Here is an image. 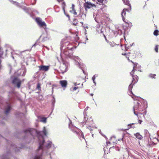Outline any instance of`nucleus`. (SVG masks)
Here are the masks:
<instances>
[{
	"instance_id": "1",
	"label": "nucleus",
	"mask_w": 159,
	"mask_h": 159,
	"mask_svg": "<svg viewBox=\"0 0 159 159\" xmlns=\"http://www.w3.org/2000/svg\"><path fill=\"white\" fill-rule=\"evenodd\" d=\"M25 134V139H30V140L34 139V135L38 137L39 146L36 151V155L34 159H42L41 157L45 156L49 154L50 158L52 159L50 151H52L51 147L52 143L50 141L45 142L43 138V136L46 135L47 132L45 127H43V131H39L31 128H29L24 130Z\"/></svg>"
},
{
	"instance_id": "2",
	"label": "nucleus",
	"mask_w": 159,
	"mask_h": 159,
	"mask_svg": "<svg viewBox=\"0 0 159 159\" xmlns=\"http://www.w3.org/2000/svg\"><path fill=\"white\" fill-rule=\"evenodd\" d=\"M63 46L60 47L61 53L63 54L67 57L70 58H73L72 49L73 47L72 45L69 42H66Z\"/></svg>"
},
{
	"instance_id": "3",
	"label": "nucleus",
	"mask_w": 159,
	"mask_h": 159,
	"mask_svg": "<svg viewBox=\"0 0 159 159\" xmlns=\"http://www.w3.org/2000/svg\"><path fill=\"white\" fill-rule=\"evenodd\" d=\"M137 65L138 64H136V65H135L134 66L132 72L130 73V75L132 76L133 78V80L132 83L129 85L128 87L129 94V95H130L131 94H133V96H131V97L133 99H134V100L136 99V97L133 94V93L132 91V89L133 85L135 83H136L138 82V77L136 75L135 76L133 75V74L134 73V72L136 70L134 69L135 68H137Z\"/></svg>"
},
{
	"instance_id": "4",
	"label": "nucleus",
	"mask_w": 159,
	"mask_h": 159,
	"mask_svg": "<svg viewBox=\"0 0 159 159\" xmlns=\"http://www.w3.org/2000/svg\"><path fill=\"white\" fill-rule=\"evenodd\" d=\"M15 95L14 91L9 93V100L6 102V105L4 110V114L6 115H7L9 113L11 109V103L12 102V98H15Z\"/></svg>"
},
{
	"instance_id": "5",
	"label": "nucleus",
	"mask_w": 159,
	"mask_h": 159,
	"mask_svg": "<svg viewBox=\"0 0 159 159\" xmlns=\"http://www.w3.org/2000/svg\"><path fill=\"white\" fill-rule=\"evenodd\" d=\"M20 148L16 147L14 144H11L10 149L7 151L6 154H4L2 156L0 157V159H9V156L10 155L9 151L14 150L16 152H17L20 150Z\"/></svg>"
},
{
	"instance_id": "6",
	"label": "nucleus",
	"mask_w": 159,
	"mask_h": 159,
	"mask_svg": "<svg viewBox=\"0 0 159 159\" xmlns=\"http://www.w3.org/2000/svg\"><path fill=\"white\" fill-rule=\"evenodd\" d=\"M134 105L133 107L134 113V115L137 116L138 112L136 111H142L143 110V106L142 105L141 102L137 99L134 100Z\"/></svg>"
},
{
	"instance_id": "7",
	"label": "nucleus",
	"mask_w": 159,
	"mask_h": 159,
	"mask_svg": "<svg viewBox=\"0 0 159 159\" xmlns=\"http://www.w3.org/2000/svg\"><path fill=\"white\" fill-rule=\"evenodd\" d=\"M11 2L12 4H14L16 7L21 8L25 12L29 15L30 16H31V14L30 13V12H32V13H33V12L34 11L33 9L27 7L25 6H22L19 3L16 1H11Z\"/></svg>"
},
{
	"instance_id": "8",
	"label": "nucleus",
	"mask_w": 159,
	"mask_h": 159,
	"mask_svg": "<svg viewBox=\"0 0 159 159\" xmlns=\"http://www.w3.org/2000/svg\"><path fill=\"white\" fill-rule=\"evenodd\" d=\"M69 120L70 123L69 125V127L71 129V130L75 133L77 135H79V133L80 131V129H78L76 127L73 126L72 124V122L70 120L69 118Z\"/></svg>"
},
{
	"instance_id": "9",
	"label": "nucleus",
	"mask_w": 159,
	"mask_h": 159,
	"mask_svg": "<svg viewBox=\"0 0 159 159\" xmlns=\"http://www.w3.org/2000/svg\"><path fill=\"white\" fill-rule=\"evenodd\" d=\"M35 20L38 24L40 26L43 27L44 29L46 28V25L45 22L42 21V19L39 17H37Z\"/></svg>"
},
{
	"instance_id": "10",
	"label": "nucleus",
	"mask_w": 159,
	"mask_h": 159,
	"mask_svg": "<svg viewBox=\"0 0 159 159\" xmlns=\"http://www.w3.org/2000/svg\"><path fill=\"white\" fill-rule=\"evenodd\" d=\"M21 81L17 77L14 78L12 80V84L15 86L19 88L20 87Z\"/></svg>"
},
{
	"instance_id": "11",
	"label": "nucleus",
	"mask_w": 159,
	"mask_h": 159,
	"mask_svg": "<svg viewBox=\"0 0 159 159\" xmlns=\"http://www.w3.org/2000/svg\"><path fill=\"white\" fill-rule=\"evenodd\" d=\"M84 6L86 11H87V9L93 7H95V4L91 3L90 2H87L84 4Z\"/></svg>"
},
{
	"instance_id": "12",
	"label": "nucleus",
	"mask_w": 159,
	"mask_h": 159,
	"mask_svg": "<svg viewBox=\"0 0 159 159\" xmlns=\"http://www.w3.org/2000/svg\"><path fill=\"white\" fill-rule=\"evenodd\" d=\"M39 39H42V41L43 42L48 40L49 38L47 33L42 34L40 37Z\"/></svg>"
},
{
	"instance_id": "13",
	"label": "nucleus",
	"mask_w": 159,
	"mask_h": 159,
	"mask_svg": "<svg viewBox=\"0 0 159 159\" xmlns=\"http://www.w3.org/2000/svg\"><path fill=\"white\" fill-rule=\"evenodd\" d=\"M39 70H42L46 71L48 70L49 66L41 65L39 66Z\"/></svg>"
},
{
	"instance_id": "14",
	"label": "nucleus",
	"mask_w": 159,
	"mask_h": 159,
	"mask_svg": "<svg viewBox=\"0 0 159 159\" xmlns=\"http://www.w3.org/2000/svg\"><path fill=\"white\" fill-rule=\"evenodd\" d=\"M59 82L62 87H66V86L67 81L66 80H61Z\"/></svg>"
},
{
	"instance_id": "15",
	"label": "nucleus",
	"mask_w": 159,
	"mask_h": 159,
	"mask_svg": "<svg viewBox=\"0 0 159 159\" xmlns=\"http://www.w3.org/2000/svg\"><path fill=\"white\" fill-rule=\"evenodd\" d=\"M128 10L127 9H124L121 13V16L122 17V19L125 22V19L124 17L125 16L126 14V11H128Z\"/></svg>"
},
{
	"instance_id": "16",
	"label": "nucleus",
	"mask_w": 159,
	"mask_h": 159,
	"mask_svg": "<svg viewBox=\"0 0 159 159\" xmlns=\"http://www.w3.org/2000/svg\"><path fill=\"white\" fill-rule=\"evenodd\" d=\"M92 122L93 121L92 120H88V119L87 120H86L85 124L88 125V126H87L88 127L91 125L92 124Z\"/></svg>"
},
{
	"instance_id": "17",
	"label": "nucleus",
	"mask_w": 159,
	"mask_h": 159,
	"mask_svg": "<svg viewBox=\"0 0 159 159\" xmlns=\"http://www.w3.org/2000/svg\"><path fill=\"white\" fill-rule=\"evenodd\" d=\"M135 136L138 139H141L143 138V137L139 133H137L134 134Z\"/></svg>"
},
{
	"instance_id": "18",
	"label": "nucleus",
	"mask_w": 159,
	"mask_h": 159,
	"mask_svg": "<svg viewBox=\"0 0 159 159\" xmlns=\"http://www.w3.org/2000/svg\"><path fill=\"white\" fill-rule=\"evenodd\" d=\"M126 5L128 6H129L130 7V8L131 9V7L130 6V4L129 3V2L128 0H125L123 2Z\"/></svg>"
},
{
	"instance_id": "19",
	"label": "nucleus",
	"mask_w": 159,
	"mask_h": 159,
	"mask_svg": "<svg viewBox=\"0 0 159 159\" xmlns=\"http://www.w3.org/2000/svg\"><path fill=\"white\" fill-rule=\"evenodd\" d=\"M156 75L155 74H149L148 75V77L149 78H151L152 79H155V76H156Z\"/></svg>"
},
{
	"instance_id": "20",
	"label": "nucleus",
	"mask_w": 159,
	"mask_h": 159,
	"mask_svg": "<svg viewBox=\"0 0 159 159\" xmlns=\"http://www.w3.org/2000/svg\"><path fill=\"white\" fill-rule=\"evenodd\" d=\"M53 99L52 100V105L53 107L54 106V104L55 103V100L54 96H53Z\"/></svg>"
},
{
	"instance_id": "21",
	"label": "nucleus",
	"mask_w": 159,
	"mask_h": 159,
	"mask_svg": "<svg viewBox=\"0 0 159 159\" xmlns=\"http://www.w3.org/2000/svg\"><path fill=\"white\" fill-rule=\"evenodd\" d=\"M96 2L100 5L103 4V0H95Z\"/></svg>"
},
{
	"instance_id": "22",
	"label": "nucleus",
	"mask_w": 159,
	"mask_h": 159,
	"mask_svg": "<svg viewBox=\"0 0 159 159\" xmlns=\"http://www.w3.org/2000/svg\"><path fill=\"white\" fill-rule=\"evenodd\" d=\"M41 121L44 123H46L47 121V118L46 117L42 118L41 119Z\"/></svg>"
},
{
	"instance_id": "23",
	"label": "nucleus",
	"mask_w": 159,
	"mask_h": 159,
	"mask_svg": "<svg viewBox=\"0 0 159 159\" xmlns=\"http://www.w3.org/2000/svg\"><path fill=\"white\" fill-rule=\"evenodd\" d=\"M62 8L63 9V11L64 12V14H65L66 12H65V7L66 6V4H65V2H62Z\"/></svg>"
},
{
	"instance_id": "24",
	"label": "nucleus",
	"mask_w": 159,
	"mask_h": 159,
	"mask_svg": "<svg viewBox=\"0 0 159 159\" xmlns=\"http://www.w3.org/2000/svg\"><path fill=\"white\" fill-rule=\"evenodd\" d=\"M109 43L110 45V46L112 47H114L116 45V44L113 42H109Z\"/></svg>"
},
{
	"instance_id": "25",
	"label": "nucleus",
	"mask_w": 159,
	"mask_h": 159,
	"mask_svg": "<svg viewBox=\"0 0 159 159\" xmlns=\"http://www.w3.org/2000/svg\"><path fill=\"white\" fill-rule=\"evenodd\" d=\"M71 59H74L75 61H76L77 60H79V59H80V58L77 56H74L73 55V58H71Z\"/></svg>"
},
{
	"instance_id": "26",
	"label": "nucleus",
	"mask_w": 159,
	"mask_h": 159,
	"mask_svg": "<svg viewBox=\"0 0 159 159\" xmlns=\"http://www.w3.org/2000/svg\"><path fill=\"white\" fill-rule=\"evenodd\" d=\"M159 31L158 30H155L154 33L153 34L155 36H157L158 35Z\"/></svg>"
},
{
	"instance_id": "27",
	"label": "nucleus",
	"mask_w": 159,
	"mask_h": 159,
	"mask_svg": "<svg viewBox=\"0 0 159 159\" xmlns=\"http://www.w3.org/2000/svg\"><path fill=\"white\" fill-rule=\"evenodd\" d=\"M77 20L76 19H74L73 20L74 22L73 23V25H76L78 23L77 22Z\"/></svg>"
},
{
	"instance_id": "28",
	"label": "nucleus",
	"mask_w": 159,
	"mask_h": 159,
	"mask_svg": "<svg viewBox=\"0 0 159 159\" xmlns=\"http://www.w3.org/2000/svg\"><path fill=\"white\" fill-rule=\"evenodd\" d=\"M134 124V123L130 124H129L128 125V126L129 127V128H134L135 127L134 126L132 127V125H133Z\"/></svg>"
},
{
	"instance_id": "29",
	"label": "nucleus",
	"mask_w": 159,
	"mask_h": 159,
	"mask_svg": "<svg viewBox=\"0 0 159 159\" xmlns=\"http://www.w3.org/2000/svg\"><path fill=\"white\" fill-rule=\"evenodd\" d=\"M144 134L145 136H148L149 133L147 129H145L144 130Z\"/></svg>"
},
{
	"instance_id": "30",
	"label": "nucleus",
	"mask_w": 159,
	"mask_h": 159,
	"mask_svg": "<svg viewBox=\"0 0 159 159\" xmlns=\"http://www.w3.org/2000/svg\"><path fill=\"white\" fill-rule=\"evenodd\" d=\"M75 64L77 65V66H78V67H79L80 68H81L82 69V68H81L80 67V65L79 63L77 61H75Z\"/></svg>"
},
{
	"instance_id": "31",
	"label": "nucleus",
	"mask_w": 159,
	"mask_h": 159,
	"mask_svg": "<svg viewBox=\"0 0 159 159\" xmlns=\"http://www.w3.org/2000/svg\"><path fill=\"white\" fill-rule=\"evenodd\" d=\"M71 8L72 9V10L70 11V12H71V13H73V11H74V10H75V5H74V4H72Z\"/></svg>"
},
{
	"instance_id": "32",
	"label": "nucleus",
	"mask_w": 159,
	"mask_h": 159,
	"mask_svg": "<svg viewBox=\"0 0 159 159\" xmlns=\"http://www.w3.org/2000/svg\"><path fill=\"white\" fill-rule=\"evenodd\" d=\"M37 89L39 90H40V85L39 83L37 84Z\"/></svg>"
},
{
	"instance_id": "33",
	"label": "nucleus",
	"mask_w": 159,
	"mask_h": 159,
	"mask_svg": "<svg viewBox=\"0 0 159 159\" xmlns=\"http://www.w3.org/2000/svg\"><path fill=\"white\" fill-rule=\"evenodd\" d=\"M98 75L97 74L95 75H94L92 78V80H95V78L96 77H97L98 76Z\"/></svg>"
},
{
	"instance_id": "34",
	"label": "nucleus",
	"mask_w": 159,
	"mask_h": 159,
	"mask_svg": "<svg viewBox=\"0 0 159 159\" xmlns=\"http://www.w3.org/2000/svg\"><path fill=\"white\" fill-rule=\"evenodd\" d=\"M158 45H157L156 46L155 48V50L157 52H158Z\"/></svg>"
},
{
	"instance_id": "35",
	"label": "nucleus",
	"mask_w": 159,
	"mask_h": 159,
	"mask_svg": "<svg viewBox=\"0 0 159 159\" xmlns=\"http://www.w3.org/2000/svg\"><path fill=\"white\" fill-rule=\"evenodd\" d=\"M89 128H88L87 126V128H88L89 130H90V131H92L93 130V129L92 128H93V127H92V126L90 125L89 126H88Z\"/></svg>"
},
{
	"instance_id": "36",
	"label": "nucleus",
	"mask_w": 159,
	"mask_h": 159,
	"mask_svg": "<svg viewBox=\"0 0 159 159\" xmlns=\"http://www.w3.org/2000/svg\"><path fill=\"white\" fill-rule=\"evenodd\" d=\"M3 54V51L2 48H0V56H2Z\"/></svg>"
},
{
	"instance_id": "37",
	"label": "nucleus",
	"mask_w": 159,
	"mask_h": 159,
	"mask_svg": "<svg viewBox=\"0 0 159 159\" xmlns=\"http://www.w3.org/2000/svg\"><path fill=\"white\" fill-rule=\"evenodd\" d=\"M125 56L128 59V60L129 61V56L128 55V54H125Z\"/></svg>"
},
{
	"instance_id": "38",
	"label": "nucleus",
	"mask_w": 159,
	"mask_h": 159,
	"mask_svg": "<svg viewBox=\"0 0 159 159\" xmlns=\"http://www.w3.org/2000/svg\"><path fill=\"white\" fill-rule=\"evenodd\" d=\"M78 87H75L73 88V91H75L76 90L78 89Z\"/></svg>"
},
{
	"instance_id": "39",
	"label": "nucleus",
	"mask_w": 159,
	"mask_h": 159,
	"mask_svg": "<svg viewBox=\"0 0 159 159\" xmlns=\"http://www.w3.org/2000/svg\"><path fill=\"white\" fill-rule=\"evenodd\" d=\"M98 131H99V133L101 134L104 137L105 136V135H104L103 134H102V132H101V130L100 129H99L98 130Z\"/></svg>"
},
{
	"instance_id": "40",
	"label": "nucleus",
	"mask_w": 159,
	"mask_h": 159,
	"mask_svg": "<svg viewBox=\"0 0 159 159\" xmlns=\"http://www.w3.org/2000/svg\"><path fill=\"white\" fill-rule=\"evenodd\" d=\"M81 137L82 138L84 139H84V136L83 134V133H82L81 134Z\"/></svg>"
},
{
	"instance_id": "41",
	"label": "nucleus",
	"mask_w": 159,
	"mask_h": 159,
	"mask_svg": "<svg viewBox=\"0 0 159 159\" xmlns=\"http://www.w3.org/2000/svg\"><path fill=\"white\" fill-rule=\"evenodd\" d=\"M67 17H68V18H69V19L70 20V16L69 15H68V14H66V13L65 14Z\"/></svg>"
},
{
	"instance_id": "42",
	"label": "nucleus",
	"mask_w": 159,
	"mask_h": 159,
	"mask_svg": "<svg viewBox=\"0 0 159 159\" xmlns=\"http://www.w3.org/2000/svg\"><path fill=\"white\" fill-rule=\"evenodd\" d=\"M104 31V30L102 28L101 29V33H103V32Z\"/></svg>"
},
{
	"instance_id": "43",
	"label": "nucleus",
	"mask_w": 159,
	"mask_h": 159,
	"mask_svg": "<svg viewBox=\"0 0 159 159\" xmlns=\"http://www.w3.org/2000/svg\"><path fill=\"white\" fill-rule=\"evenodd\" d=\"M74 12V14L76 15L77 14V12H76V11H75V10H74V11H73V12Z\"/></svg>"
},
{
	"instance_id": "44",
	"label": "nucleus",
	"mask_w": 159,
	"mask_h": 159,
	"mask_svg": "<svg viewBox=\"0 0 159 159\" xmlns=\"http://www.w3.org/2000/svg\"><path fill=\"white\" fill-rule=\"evenodd\" d=\"M107 2V0H103V3H106Z\"/></svg>"
},
{
	"instance_id": "45",
	"label": "nucleus",
	"mask_w": 159,
	"mask_h": 159,
	"mask_svg": "<svg viewBox=\"0 0 159 159\" xmlns=\"http://www.w3.org/2000/svg\"><path fill=\"white\" fill-rule=\"evenodd\" d=\"M142 122V121L141 120H139V124H141Z\"/></svg>"
},
{
	"instance_id": "46",
	"label": "nucleus",
	"mask_w": 159,
	"mask_h": 159,
	"mask_svg": "<svg viewBox=\"0 0 159 159\" xmlns=\"http://www.w3.org/2000/svg\"><path fill=\"white\" fill-rule=\"evenodd\" d=\"M74 85H75V86H76V85H78V84H77V83H76V82H75V83H74Z\"/></svg>"
},
{
	"instance_id": "47",
	"label": "nucleus",
	"mask_w": 159,
	"mask_h": 159,
	"mask_svg": "<svg viewBox=\"0 0 159 159\" xmlns=\"http://www.w3.org/2000/svg\"><path fill=\"white\" fill-rule=\"evenodd\" d=\"M93 83L95 85H96V83L95 81V80H93Z\"/></svg>"
},
{
	"instance_id": "48",
	"label": "nucleus",
	"mask_w": 159,
	"mask_h": 159,
	"mask_svg": "<svg viewBox=\"0 0 159 159\" xmlns=\"http://www.w3.org/2000/svg\"><path fill=\"white\" fill-rule=\"evenodd\" d=\"M113 138H114V139H116V137L115 136H112L111 137V139Z\"/></svg>"
},
{
	"instance_id": "49",
	"label": "nucleus",
	"mask_w": 159,
	"mask_h": 159,
	"mask_svg": "<svg viewBox=\"0 0 159 159\" xmlns=\"http://www.w3.org/2000/svg\"><path fill=\"white\" fill-rule=\"evenodd\" d=\"M84 27L85 28H88V27L87 25H85L84 26Z\"/></svg>"
},
{
	"instance_id": "50",
	"label": "nucleus",
	"mask_w": 159,
	"mask_h": 159,
	"mask_svg": "<svg viewBox=\"0 0 159 159\" xmlns=\"http://www.w3.org/2000/svg\"><path fill=\"white\" fill-rule=\"evenodd\" d=\"M0 117L2 118V119H5V117H3V116H0Z\"/></svg>"
},
{
	"instance_id": "51",
	"label": "nucleus",
	"mask_w": 159,
	"mask_h": 159,
	"mask_svg": "<svg viewBox=\"0 0 159 159\" xmlns=\"http://www.w3.org/2000/svg\"><path fill=\"white\" fill-rule=\"evenodd\" d=\"M123 139V138H122V139H118V141H120L121 140H122Z\"/></svg>"
},
{
	"instance_id": "52",
	"label": "nucleus",
	"mask_w": 159,
	"mask_h": 159,
	"mask_svg": "<svg viewBox=\"0 0 159 159\" xmlns=\"http://www.w3.org/2000/svg\"><path fill=\"white\" fill-rule=\"evenodd\" d=\"M107 143L108 144H110V142H107Z\"/></svg>"
},
{
	"instance_id": "53",
	"label": "nucleus",
	"mask_w": 159,
	"mask_h": 159,
	"mask_svg": "<svg viewBox=\"0 0 159 159\" xmlns=\"http://www.w3.org/2000/svg\"><path fill=\"white\" fill-rule=\"evenodd\" d=\"M36 45V43L34 44L33 45L32 47L35 46Z\"/></svg>"
},
{
	"instance_id": "54",
	"label": "nucleus",
	"mask_w": 159,
	"mask_h": 159,
	"mask_svg": "<svg viewBox=\"0 0 159 159\" xmlns=\"http://www.w3.org/2000/svg\"><path fill=\"white\" fill-rule=\"evenodd\" d=\"M93 93L90 94V95L91 96H93Z\"/></svg>"
},
{
	"instance_id": "55",
	"label": "nucleus",
	"mask_w": 159,
	"mask_h": 159,
	"mask_svg": "<svg viewBox=\"0 0 159 159\" xmlns=\"http://www.w3.org/2000/svg\"><path fill=\"white\" fill-rule=\"evenodd\" d=\"M0 102L1 103V98L0 97Z\"/></svg>"
},
{
	"instance_id": "56",
	"label": "nucleus",
	"mask_w": 159,
	"mask_h": 159,
	"mask_svg": "<svg viewBox=\"0 0 159 159\" xmlns=\"http://www.w3.org/2000/svg\"><path fill=\"white\" fill-rule=\"evenodd\" d=\"M103 35L105 37V39H106V36L104 34H103Z\"/></svg>"
},
{
	"instance_id": "57",
	"label": "nucleus",
	"mask_w": 159,
	"mask_h": 159,
	"mask_svg": "<svg viewBox=\"0 0 159 159\" xmlns=\"http://www.w3.org/2000/svg\"><path fill=\"white\" fill-rule=\"evenodd\" d=\"M35 11H36L37 13H38V12L36 10H35Z\"/></svg>"
},
{
	"instance_id": "58",
	"label": "nucleus",
	"mask_w": 159,
	"mask_h": 159,
	"mask_svg": "<svg viewBox=\"0 0 159 159\" xmlns=\"http://www.w3.org/2000/svg\"><path fill=\"white\" fill-rule=\"evenodd\" d=\"M139 68H141V66L139 65Z\"/></svg>"
},
{
	"instance_id": "59",
	"label": "nucleus",
	"mask_w": 159,
	"mask_h": 159,
	"mask_svg": "<svg viewBox=\"0 0 159 159\" xmlns=\"http://www.w3.org/2000/svg\"><path fill=\"white\" fill-rule=\"evenodd\" d=\"M83 70V72H84V74H85V73H84V70Z\"/></svg>"
},
{
	"instance_id": "60",
	"label": "nucleus",
	"mask_w": 159,
	"mask_h": 159,
	"mask_svg": "<svg viewBox=\"0 0 159 159\" xmlns=\"http://www.w3.org/2000/svg\"><path fill=\"white\" fill-rule=\"evenodd\" d=\"M93 135H93V134H92V137H93Z\"/></svg>"
},
{
	"instance_id": "61",
	"label": "nucleus",
	"mask_w": 159,
	"mask_h": 159,
	"mask_svg": "<svg viewBox=\"0 0 159 159\" xmlns=\"http://www.w3.org/2000/svg\"><path fill=\"white\" fill-rule=\"evenodd\" d=\"M122 54L123 55H125V54Z\"/></svg>"
},
{
	"instance_id": "62",
	"label": "nucleus",
	"mask_w": 159,
	"mask_h": 159,
	"mask_svg": "<svg viewBox=\"0 0 159 159\" xmlns=\"http://www.w3.org/2000/svg\"><path fill=\"white\" fill-rule=\"evenodd\" d=\"M8 147H9V145H8V146H7V148H8Z\"/></svg>"
},
{
	"instance_id": "63",
	"label": "nucleus",
	"mask_w": 159,
	"mask_h": 159,
	"mask_svg": "<svg viewBox=\"0 0 159 159\" xmlns=\"http://www.w3.org/2000/svg\"><path fill=\"white\" fill-rule=\"evenodd\" d=\"M6 51H7V49H6Z\"/></svg>"
},
{
	"instance_id": "64",
	"label": "nucleus",
	"mask_w": 159,
	"mask_h": 159,
	"mask_svg": "<svg viewBox=\"0 0 159 159\" xmlns=\"http://www.w3.org/2000/svg\"><path fill=\"white\" fill-rule=\"evenodd\" d=\"M123 1H125V0H122Z\"/></svg>"
}]
</instances>
